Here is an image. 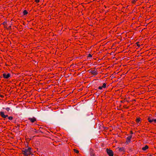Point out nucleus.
<instances>
[{
    "label": "nucleus",
    "mask_w": 156,
    "mask_h": 156,
    "mask_svg": "<svg viewBox=\"0 0 156 156\" xmlns=\"http://www.w3.org/2000/svg\"><path fill=\"white\" fill-rule=\"evenodd\" d=\"M24 150H22V154L25 156H28V155L31 154V153H30L28 151L27 149H24Z\"/></svg>",
    "instance_id": "nucleus-1"
},
{
    "label": "nucleus",
    "mask_w": 156,
    "mask_h": 156,
    "mask_svg": "<svg viewBox=\"0 0 156 156\" xmlns=\"http://www.w3.org/2000/svg\"><path fill=\"white\" fill-rule=\"evenodd\" d=\"M3 77L4 79H9L11 77V74L9 73H5L2 74Z\"/></svg>",
    "instance_id": "nucleus-2"
},
{
    "label": "nucleus",
    "mask_w": 156,
    "mask_h": 156,
    "mask_svg": "<svg viewBox=\"0 0 156 156\" xmlns=\"http://www.w3.org/2000/svg\"><path fill=\"white\" fill-rule=\"evenodd\" d=\"M106 152L109 156H113V153L112 150L109 149L108 148H107Z\"/></svg>",
    "instance_id": "nucleus-3"
},
{
    "label": "nucleus",
    "mask_w": 156,
    "mask_h": 156,
    "mask_svg": "<svg viewBox=\"0 0 156 156\" xmlns=\"http://www.w3.org/2000/svg\"><path fill=\"white\" fill-rule=\"evenodd\" d=\"M89 73L94 76H96L98 74V71L97 70H96L95 69L94 70H92L90 71L89 72Z\"/></svg>",
    "instance_id": "nucleus-4"
},
{
    "label": "nucleus",
    "mask_w": 156,
    "mask_h": 156,
    "mask_svg": "<svg viewBox=\"0 0 156 156\" xmlns=\"http://www.w3.org/2000/svg\"><path fill=\"white\" fill-rule=\"evenodd\" d=\"M0 115L3 118H5L7 117H8V115H5L4 113L3 112H0Z\"/></svg>",
    "instance_id": "nucleus-5"
},
{
    "label": "nucleus",
    "mask_w": 156,
    "mask_h": 156,
    "mask_svg": "<svg viewBox=\"0 0 156 156\" xmlns=\"http://www.w3.org/2000/svg\"><path fill=\"white\" fill-rule=\"evenodd\" d=\"M132 137V136H130L127 137L126 139V143L128 144L130 141V140Z\"/></svg>",
    "instance_id": "nucleus-6"
},
{
    "label": "nucleus",
    "mask_w": 156,
    "mask_h": 156,
    "mask_svg": "<svg viewBox=\"0 0 156 156\" xmlns=\"http://www.w3.org/2000/svg\"><path fill=\"white\" fill-rule=\"evenodd\" d=\"M106 87V83H104L102 86H99L98 87V89L99 90H101L103 88H105Z\"/></svg>",
    "instance_id": "nucleus-7"
},
{
    "label": "nucleus",
    "mask_w": 156,
    "mask_h": 156,
    "mask_svg": "<svg viewBox=\"0 0 156 156\" xmlns=\"http://www.w3.org/2000/svg\"><path fill=\"white\" fill-rule=\"evenodd\" d=\"M29 119L32 122H34V121H36V119L34 118H29Z\"/></svg>",
    "instance_id": "nucleus-8"
},
{
    "label": "nucleus",
    "mask_w": 156,
    "mask_h": 156,
    "mask_svg": "<svg viewBox=\"0 0 156 156\" xmlns=\"http://www.w3.org/2000/svg\"><path fill=\"white\" fill-rule=\"evenodd\" d=\"M93 150L90 149V156H94V154L93 152Z\"/></svg>",
    "instance_id": "nucleus-9"
},
{
    "label": "nucleus",
    "mask_w": 156,
    "mask_h": 156,
    "mask_svg": "<svg viewBox=\"0 0 156 156\" xmlns=\"http://www.w3.org/2000/svg\"><path fill=\"white\" fill-rule=\"evenodd\" d=\"M148 148V147L147 145H146L144 147H142V149L143 151H146Z\"/></svg>",
    "instance_id": "nucleus-10"
},
{
    "label": "nucleus",
    "mask_w": 156,
    "mask_h": 156,
    "mask_svg": "<svg viewBox=\"0 0 156 156\" xmlns=\"http://www.w3.org/2000/svg\"><path fill=\"white\" fill-rule=\"evenodd\" d=\"M28 12L26 10H24L23 12V16L26 15L27 14Z\"/></svg>",
    "instance_id": "nucleus-11"
},
{
    "label": "nucleus",
    "mask_w": 156,
    "mask_h": 156,
    "mask_svg": "<svg viewBox=\"0 0 156 156\" xmlns=\"http://www.w3.org/2000/svg\"><path fill=\"white\" fill-rule=\"evenodd\" d=\"M2 24L3 25H4V27H6H6H5L6 26V25H7V22H6L4 21V22H3L2 23Z\"/></svg>",
    "instance_id": "nucleus-12"
},
{
    "label": "nucleus",
    "mask_w": 156,
    "mask_h": 156,
    "mask_svg": "<svg viewBox=\"0 0 156 156\" xmlns=\"http://www.w3.org/2000/svg\"><path fill=\"white\" fill-rule=\"evenodd\" d=\"M5 109L7 110L8 112H11L12 111V110L10 109V108H6Z\"/></svg>",
    "instance_id": "nucleus-13"
},
{
    "label": "nucleus",
    "mask_w": 156,
    "mask_h": 156,
    "mask_svg": "<svg viewBox=\"0 0 156 156\" xmlns=\"http://www.w3.org/2000/svg\"><path fill=\"white\" fill-rule=\"evenodd\" d=\"M119 151H124V147H121L119 148Z\"/></svg>",
    "instance_id": "nucleus-14"
},
{
    "label": "nucleus",
    "mask_w": 156,
    "mask_h": 156,
    "mask_svg": "<svg viewBox=\"0 0 156 156\" xmlns=\"http://www.w3.org/2000/svg\"><path fill=\"white\" fill-rule=\"evenodd\" d=\"M131 3L133 4H135L137 0H131Z\"/></svg>",
    "instance_id": "nucleus-15"
},
{
    "label": "nucleus",
    "mask_w": 156,
    "mask_h": 156,
    "mask_svg": "<svg viewBox=\"0 0 156 156\" xmlns=\"http://www.w3.org/2000/svg\"><path fill=\"white\" fill-rule=\"evenodd\" d=\"M28 151H29L30 153H31V148L29 147L27 149Z\"/></svg>",
    "instance_id": "nucleus-16"
},
{
    "label": "nucleus",
    "mask_w": 156,
    "mask_h": 156,
    "mask_svg": "<svg viewBox=\"0 0 156 156\" xmlns=\"http://www.w3.org/2000/svg\"><path fill=\"white\" fill-rule=\"evenodd\" d=\"M140 120L141 119L140 118H139L136 119V121L137 122H139L140 121Z\"/></svg>",
    "instance_id": "nucleus-17"
},
{
    "label": "nucleus",
    "mask_w": 156,
    "mask_h": 156,
    "mask_svg": "<svg viewBox=\"0 0 156 156\" xmlns=\"http://www.w3.org/2000/svg\"><path fill=\"white\" fill-rule=\"evenodd\" d=\"M140 42H137L135 43V44H136V45L138 47H139L140 46V45L139 44Z\"/></svg>",
    "instance_id": "nucleus-18"
},
{
    "label": "nucleus",
    "mask_w": 156,
    "mask_h": 156,
    "mask_svg": "<svg viewBox=\"0 0 156 156\" xmlns=\"http://www.w3.org/2000/svg\"><path fill=\"white\" fill-rule=\"evenodd\" d=\"M92 55L90 54H89L88 55V56H87V58H91L92 57Z\"/></svg>",
    "instance_id": "nucleus-19"
},
{
    "label": "nucleus",
    "mask_w": 156,
    "mask_h": 156,
    "mask_svg": "<svg viewBox=\"0 0 156 156\" xmlns=\"http://www.w3.org/2000/svg\"><path fill=\"white\" fill-rule=\"evenodd\" d=\"M73 150H74V151L76 153H78L79 152V151L78 150H77L76 149H74Z\"/></svg>",
    "instance_id": "nucleus-20"
},
{
    "label": "nucleus",
    "mask_w": 156,
    "mask_h": 156,
    "mask_svg": "<svg viewBox=\"0 0 156 156\" xmlns=\"http://www.w3.org/2000/svg\"><path fill=\"white\" fill-rule=\"evenodd\" d=\"M13 117L12 116L9 117L8 119L9 120H11L12 119Z\"/></svg>",
    "instance_id": "nucleus-21"
},
{
    "label": "nucleus",
    "mask_w": 156,
    "mask_h": 156,
    "mask_svg": "<svg viewBox=\"0 0 156 156\" xmlns=\"http://www.w3.org/2000/svg\"><path fill=\"white\" fill-rule=\"evenodd\" d=\"M35 2L36 3H38L40 2V0H35Z\"/></svg>",
    "instance_id": "nucleus-22"
},
{
    "label": "nucleus",
    "mask_w": 156,
    "mask_h": 156,
    "mask_svg": "<svg viewBox=\"0 0 156 156\" xmlns=\"http://www.w3.org/2000/svg\"><path fill=\"white\" fill-rule=\"evenodd\" d=\"M150 123H152L153 122V119H151V120H149V121Z\"/></svg>",
    "instance_id": "nucleus-23"
},
{
    "label": "nucleus",
    "mask_w": 156,
    "mask_h": 156,
    "mask_svg": "<svg viewBox=\"0 0 156 156\" xmlns=\"http://www.w3.org/2000/svg\"><path fill=\"white\" fill-rule=\"evenodd\" d=\"M4 97V96L3 95H2V94H1L0 95V97L2 98H3V97Z\"/></svg>",
    "instance_id": "nucleus-24"
},
{
    "label": "nucleus",
    "mask_w": 156,
    "mask_h": 156,
    "mask_svg": "<svg viewBox=\"0 0 156 156\" xmlns=\"http://www.w3.org/2000/svg\"><path fill=\"white\" fill-rule=\"evenodd\" d=\"M153 122H154L155 123H156V119H153Z\"/></svg>",
    "instance_id": "nucleus-25"
},
{
    "label": "nucleus",
    "mask_w": 156,
    "mask_h": 156,
    "mask_svg": "<svg viewBox=\"0 0 156 156\" xmlns=\"http://www.w3.org/2000/svg\"><path fill=\"white\" fill-rule=\"evenodd\" d=\"M151 119L149 117L148 118V120L149 121V120H151Z\"/></svg>",
    "instance_id": "nucleus-26"
},
{
    "label": "nucleus",
    "mask_w": 156,
    "mask_h": 156,
    "mask_svg": "<svg viewBox=\"0 0 156 156\" xmlns=\"http://www.w3.org/2000/svg\"><path fill=\"white\" fill-rule=\"evenodd\" d=\"M20 106H21L22 107H23V106L22 105V103L20 104Z\"/></svg>",
    "instance_id": "nucleus-27"
},
{
    "label": "nucleus",
    "mask_w": 156,
    "mask_h": 156,
    "mask_svg": "<svg viewBox=\"0 0 156 156\" xmlns=\"http://www.w3.org/2000/svg\"><path fill=\"white\" fill-rule=\"evenodd\" d=\"M24 102H23V104L24 105V106L25 107H26V105H25V104H24V103H23Z\"/></svg>",
    "instance_id": "nucleus-28"
},
{
    "label": "nucleus",
    "mask_w": 156,
    "mask_h": 156,
    "mask_svg": "<svg viewBox=\"0 0 156 156\" xmlns=\"http://www.w3.org/2000/svg\"><path fill=\"white\" fill-rule=\"evenodd\" d=\"M104 7H105V8H106V6H105V5H104Z\"/></svg>",
    "instance_id": "nucleus-29"
},
{
    "label": "nucleus",
    "mask_w": 156,
    "mask_h": 156,
    "mask_svg": "<svg viewBox=\"0 0 156 156\" xmlns=\"http://www.w3.org/2000/svg\"><path fill=\"white\" fill-rule=\"evenodd\" d=\"M117 108V110H120V109H119L118 108Z\"/></svg>",
    "instance_id": "nucleus-30"
},
{
    "label": "nucleus",
    "mask_w": 156,
    "mask_h": 156,
    "mask_svg": "<svg viewBox=\"0 0 156 156\" xmlns=\"http://www.w3.org/2000/svg\"><path fill=\"white\" fill-rule=\"evenodd\" d=\"M131 134H133V133L132 131H131Z\"/></svg>",
    "instance_id": "nucleus-31"
},
{
    "label": "nucleus",
    "mask_w": 156,
    "mask_h": 156,
    "mask_svg": "<svg viewBox=\"0 0 156 156\" xmlns=\"http://www.w3.org/2000/svg\"><path fill=\"white\" fill-rule=\"evenodd\" d=\"M149 156H152V155H150Z\"/></svg>",
    "instance_id": "nucleus-32"
},
{
    "label": "nucleus",
    "mask_w": 156,
    "mask_h": 156,
    "mask_svg": "<svg viewBox=\"0 0 156 156\" xmlns=\"http://www.w3.org/2000/svg\"><path fill=\"white\" fill-rule=\"evenodd\" d=\"M20 101H21V99H20ZM20 102H21V101H20Z\"/></svg>",
    "instance_id": "nucleus-33"
}]
</instances>
